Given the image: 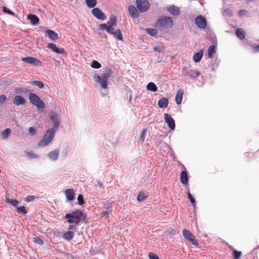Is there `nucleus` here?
Listing matches in <instances>:
<instances>
[{"label":"nucleus","mask_w":259,"mask_h":259,"mask_svg":"<svg viewBox=\"0 0 259 259\" xmlns=\"http://www.w3.org/2000/svg\"><path fill=\"white\" fill-rule=\"evenodd\" d=\"M64 218L67 219V222L70 224L68 227L69 231H75L79 225L85 221L87 215L82 210L75 209L66 213Z\"/></svg>","instance_id":"1"},{"label":"nucleus","mask_w":259,"mask_h":259,"mask_svg":"<svg viewBox=\"0 0 259 259\" xmlns=\"http://www.w3.org/2000/svg\"><path fill=\"white\" fill-rule=\"evenodd\" d=\"M113 74L112 70L108 67H106L104 73L101 75H95L93 77L94 81L100 84L103 89L108 88V79Z\"/></svg>","instance_id":"2"},{"label":"nucleus","mask_w":259,"mask_h":259,"mask_svg":"<svg viewBox=\"0 0 259 259\" xmlns=\"http://www.w3.org/2000/svg\"><path fill=\"white\" fill-rule=\"evenodd\" d=\"M155 26L159 30L162 31L167 28H170L173 26L172 19L168 16H162L155 22Z\"/></svg>","instance_id":"3"},{"label":"nucleus","mask_w":259,"mask_h":259,"mask_svg":"<svg viewBox=\"0 0 259 259\" xmlns=\"http://www.w3.org/2000/svg\"><path fill=\"white\" fill-rule=\"evenodd\" d=\"M56 132L53 128L47 130L42 139L38 142V146L40 147L47 146L53 140Z\"/></svg>","instance_id":"4"},{"label":"nucleus","mask_w":259,"mask_h":259,"mask_svg":"<svg viewBox=\"0 0 259 259\" xmlns=\"http://www.w3.org/2000/svg\"><path fill=\"white\" fill-rule=\"evenodd\" d=\"M29 99L30 103L36 106L37 109L45 108V103L36 94L30 92Z\"/></svg>","instance_id":"5"},{"label":"nucleus","mask_w":259,"mask_h":259,"mask_svg":"<svg viewBox=\"0 0 259 259\" xmlns=\"http://www.w3.org/2000/svg\"><path fill=\"white\" fill-rule=\"evenodd\" d=\"M183 75L188 76L191 79H195L200 75V72L197 70L191 69L189 67H183L182 69Z\"/></svg>","instance_id":"6"},{"label":"nucleus","mask_w":259,"mask_h":259,"mask_svg":"<svg viewBox=\"0 0 259 259\" xmlns=\"http://www.w3.org/2000/svg\"><path fill=\"white\" fill-rule=\"evenodd\" d=\"M183 235L185 239L189 241L192 244L197 246L199 245L198 242L196 240L195 236L188 230L184 229Z\"/></svg>","instance_id":"7"},{"label":"nucleus","mask_w":259,"mask_h":259,"mask_svg":"<svg viewBox=\"0 0 259 259\" xmlns=\"http://www.w3.org/2000/svg\"><path fill=\"white\" fill-rule=\"evenodd\" d=\"M117 19L115 16H112L109 19V21L107 22V24L105 23L101 24L99 25V29L101 30L107 31L108 28L110 26L111 29H113L112 26H116Z\"/></svg>","instance_id":"8"},{"label":"nucleus","mask_w":259,"mask_h":259,"mask_svg":"<svg viewBox=\"0 0 259 259\" xmlns=\"http://www.w3.org/2000/svg\"><path fill=\"white\" fill-rule=\"evenodd\" d=\"M137 7L140 12H145L149 7V4L147 0H137Z\"/></svg>","instance_id":"9"},{"label":"nucleus","mask_w":259,"mask_h":259,"mask_svg":"<svg viewBox=\"0 0 259 259\" xmlns=\"http://www.w3.org/2000/svg\"><path fill=\"white\" fill-rule=\"evenodd\" d=\"M50 118L53 125V127L51 128L54 129L56 132L60 125V121L58 117V115L56 112H53L51 114Z\"/></svg>","instance_id":"10"},{"label":"nucleus","mask_w":259,"mask_h":259,"mask_svg":"<svg viewBox=\"0 0 259 259\" xmlns=\"http://www.w3.org/2000/svg\"><path fill=\"white\" fill-rule=\"evenodd\" d=\"M21 61L35 66H38L41 65V62L40 61L33 57L22 58Z\"/></svg>","instance_id":"11"},{"label":"nucleus","mask_w":259,"mask_h":259,"mask_svg":"<svg viewBox=\"0 0 259 259\" xmlns=\"http://www.w3.org/2000/svg\"><path fill=\"white\" fill-rule=\"evenodd\" d=\"M93 15L99 20H104L106 17L104 13L98 8H94L92 10Z\"/></svg>","instance_id":"12"},{"label":"nucleus","mask_w":259,"mask_h":259,"mask_svg":"<svg viewBox=\"0 0 259 259\" xmlns=\"http://www.w3.org/2000/svg\"><path fill=\"white\" fill-rule=\"evenodd\" d=\"M196 25L201 29H204L207 25L206 20L201 15L197 16L195 20Z\"/></svg>","instance_id":"13"},{"label":"nucleus","mask_w":259,"mask_h":259,"mask_svg":"<svg viewBox=\"0 0 259 259\" xmlns=\"http://www.w3.org/2000/svg\"><path fill=\"white\" fill-rule=\"evenodd\" d=\"M164 118L165 122L167 124L168 127L171 130H174L176 127L175 122L170 115L168 113L164 114Z\"/></svg>","instance_id":"14"},{"label":"nucleus","mask_w":259,"mask_h":259,"mask_svg":"<svg viewBox=\"0 0 259 259\" xmlns=\"http://www.w3.org/2000/svg\"><path fill=\"white\" fill-rule=\"evenodd\" d=\"M106 31L108 33L113 35L114 37H115L117 39L121 41H123L122 34L121 33V31L119 29H117L115 31H114L113 29H111V27L110 26L108 28L107 31Z\"/></svg>","instance_id":"15"},{"label":"nucleus","mask_w":259,"mask_h":259,"mask_svg":"<svg viewBox=\"0 0 259 259\" xmlns=\"http://www.w3.org/2000/svg\"><path fill=\"white\" fill-rule=\"evenodd\" d=\"M60 153V149L56 148L53 151L49 152L47 154L48 157L53 161H56L58 160Z\"/></svg>","instance_id":"16"},{"label":"nucleus","mask_w":259,"mask_h":259,"mask_svg":"<svg viewBox=\"0 0 259 259\" xmlns=\"http://www.w3.org/2000/svg\"><path fill=\"white\" fill-rule=\"evenodd\" d=\"M47 48L57 54H65V51L63 48H58L56 45L53 43H49Z\"/></svg>","instance_id":"17"},{"label":"nucleus","mask_w":259,"mask_h":259,"mask_svg":"<svg viewBox=\"0 0 259 259\" xmlns=\"http://www.w3.org/2000/svg\"><path fill=\"white\" fill-rule=\"evenodd\" d=\"M167 11L175 16L180 15L181 13L180 9L175 5H170L167 8Z\"/></svg>","instance_id":"18"},{"label":"nucleus","mask_w":259,"mask_h":259,"mask_svg":"<svg viewBox=\"0 0 259 259\" xmlns=\"http://www.w3.org/2000/svg\"><path fill=\"white\" fill-rule=\"evenodd\" d=\"M184 170L181 173L180 180L181 183L185 185L188 184V177L185 167L183 166Z\"/></svg>","instance_id":"19"},{"label":"nucleus","mask_w":259,"mask_h":259,"mask_svg":"<svg viewBox=\"0 0 259 259\" xmlns=\"http://www.w3.org/2000/svg\"><path fill=\"white\" fill-rule=\"evenodd\" d=\"M129 14L132 18H137L139 16L138 10L134 6H130L128 8Z\"/></svg>","instance_id":"20"},{"label":"nucleus","mask_w":259,"mask_h":259,"mask_svg":"<svg viewBox=\"0 0 259 259\" xmlns=\"http://www.w3.org/2000/svg\"><path fill=\"white\" fill-rule=\"evenodd\" d=\"M27 19L29 20L32 25H37L39 22V18L34 14H29L27 15Z\"/></svg>","instance_id":"21"},{"label":"nucleus","mask_w":259,"mask_h":259,"mask_svg":"<svg viewBox=\"0 0 259 259\" xmlns=\"http://www.w3.org/2000/svg\"><path fill=\"white\" fill-rule=\"evenodd\" d=\"M25 102V99L20 95H16L13 99V104L16 106L24 104Z\"/></svg>","instance_id":"22"},{"label":"nucleus","mask_w":259,"mask_h":259,"mask_svg":"<svg viewBox=\"0 0 259 259\" xmlns=\"http://www.w3.org/2000/svg\"><path fill=\"white\" fill-rule=\"evenodd\" d=\"M66 200L68 201H72L74 199V191L73 189H68L65 191Z\"/></svg>","instance_id":"23"},{"label":"nucleus","mask_w":259,"mask_h":259,"mask_svg":"<svg viewBox=\"0 0 259 259\" xmlns=\"http://www.w3.org/2000/svg\"><path fill=\"white\" fill-rule=\"evenodd\" d=\"M184 91L182 89H179L177 91L175 97V101L177 104L179 105L182 103Z\"/></svg>","instance_id":"24"},{"label":"nucleus","mask_w":259,"mask_h":259,"mask_svg":"<svg viewBox=\"0 0 259 259\" xmlns=\"http://www.w3.org/2000/svg\"><path fill=\"white\" fill-rule=\"evenodd\" d=\"M168 104V100L167 98L163 97L158 101V105L160 108H165Z\"/></svg>","instance_id":"25"},{"label":"nucleus","mask_w":259,"mask_h":259,"mask_svg":"<svg viewBox=\"0 0 259 259\" xmlns=\"http://www.w3.org/2000/svg\"><path fill=\"white\" fill-rule=\"evenodd\" d=\"M74 236V233L72 231H68L64 233L63 235V238L64 239L70 241H71Z\"/></svg>","instance_id":"26"},{"label":"nucleus","mask_w":259,"mask_h":259,"mask_svg":"<svg viewBox=\"0 0 259 259\" xmlns=\"http://www.w3.org/2000/svg\"><path fill=\"white\" fill-rule=\"evenodd\" d=\"M202 56L203 50H200L199 52L194 54L193 57V61L196 63L199 62L202 58Z\"/></svg>","instance_id":"27"},{"label":"nucleus","mask_w":259,"mask_h":259,"mask_svg":"<svg viewBox=\"0 0 259 259\" xmlns=\"http://www.w3.org/2000/svg\"><path fill=\"white\" fill-rule=\"evenodd\" d=\"M46 33L47 35L49 36V38L52 40H55L58 39V34L56 33L54 31L51 30V29H48L46 30Z\"/></svg>","instance_id":"28"},{"label":"nucleus","mask_w":259,"mask_h":259,"mask_svg":"<svg viewBox=\"0 0 259 259\" xmlns=\"http://www.w3.org/2000/svg\"><path fill=\"white\" fill-rule=\"evenodd\" d=\"M236 36L241 40L243 39L245 37V32L242 28H237L236 31Z\"/></svg>","instance_id":"29"},{"label":"nucleus","mask_w":259,"mask_h":259,"mask_svg":"<svg viewBox=\"0 0 259 259\" xmlns=\"http://www.w3.org/2000/svg\"><path fill=\"white\" fill-rule=\"evenodd\" d=\"M216 52V47L215 46H210L208 49V57L209 58H212Z\"/></svg>","instance_id":"30"},{"label":"nucleus","mask_w":259,"mask_h":259,"mask_svg":"<svg viewBox=\"0 0 259 259\" xmlns=\"http://www.w3.org/2000/svg\"><path fill=\"white\" fill-rule=\"evenodd\" d=\"M6 202L10 204L11 205L13 206H16L19 203V202L16 199H13L12 197L6 196Z\"/></svg>","instance_id":"31"},{"label":"nucleus","mask_w":259,"mask_h":259,"mask_svg":"<svg viewBox=\"0 0 259 259\" xmlns=\"http://www.w3.org/2000/svg\"><path fill=\"white\" fill-rule=\"evenodd\" d=\"M146 89L147 90L153 92H155L158 90L157 86L152 82H150L147 84Z\"/></svg>","instance_id":"32"},{"label":"nucleus","mask_w":259,"mask_h":259,"mask_svg":"<svg viewBox=\"0 0 259 259\" xmlns=\"http://www.w3.org/2000/svg\"><path fill=\"white\" fill-rule=\"evenodd\" d=\"M15 91L16 92V93L17 94H26V93H30L31 91L29 89L19 87V88H16L15 89Z\"/></svg>","instance_id":"33"},{"label":"nucleus","mask_w":259,"mask_h":259,"mask_svg":"<svg viewBox=\"0 0 259 259\" xmlns=\"http://www.w3.org/2000/svg\"><path fill=\"white\" fill-rule=\"evenodd\" d=\"M87 7L89 8H94L97 5V0H85Z\"/></svg>","instance_id":"34"},{"label":"nucleus","mask_w":259,"mask_h":259,"mask_svg":"<svg viewBox=\"0 0 259 259\" xmlns=\"http://www.w3.org/2000/svg\"><path fill=\"white\" fill-rule=\"evenodd\" d=\"M146 31L149 35L152 36H156L157 34V31L154 28H147Z\"/></svg>","instance_id":"35"},{"label":"nucleus","mask_w":259,"mask_h":259,"mask_svg":"<svg viewBox=\"0 0 259 259\" xmlns=\"http://www.w3.org/2000/svg\"><path fill=\"white\" fill-rule=\"evenodd\" d=\"M25 152L27 157L30 159H35L38 157V156L32 151H25Z\"/></svg>","instance_id":"36"},{"label":"nucleus","mask_w":259,"mask_h":259,"mask_svg":"<svg viewBox=\"0 0 259 259\" xmlns=\"http://www.w3.org/2000/svg\"><path fill=\"white\" fill-rule=\"evenodd\" d=\"M11 132V129L7 128L2 132L1 135L4 139H7L9 136L10 135Z\"/></svg>","instance_id":"37"},{"label":"nucleus","mask_w":259,"mask_h":259,"mask_svg":"<svg viewBox=\"0 0 259 259\" xmlns=\"http://www.w3.org/2000/svg\"><path fill=\"white\" fill-rule=\"evenodd\" d=\"M17 211L19 214L25 215L27 211L24 206H19L17 207Z\"/></svg>","instance_id":"38"},{"label":"nucleus","mask_w":259,"mask_h":259,"mask_svg":"<svg viewBox=\"0 0 259 259\" xmlns=\"http://www.w3.org/2000/svg\"><path fill=\"white\" fill-rule=\"evenodd\" d=\"M91 67L95 69H99L101 67V65L97 61L94 60L92 62Z\"/></svg>","instance_id":"39"},{"label":"nucleus","mask_w":259,"mask_h":259,"mask_svg":"<svg viewBox=\"0 0 259 259\" xmlns=\"http://www.w3.org/2000/svg\"><path fill=\"white\" fill-rule=\"evenodd\" d=\"M234 259H240L242 253L240 251L234 250L233 252Z\"/></svg>","instance_id":"40"},{"label":"nucleus","mask_w":259,"mask_h":259,"mask_svg":"<svg viewBox=\"0 0 259 259\" xmlns=\"http://www.w3.org/2000/svg\"><path fill=\"white\" fill-rule=\"evenodd\" d=\"M78 203L79 205H82L84 203L83 196L82 194H79L77 198Z\"/></svg>","instance_id":"41"},{"label":"nucleus","mask_w":259,"mask_h":259,"mask_svg":"<svg viewBox=\"0 0 259 259\" xmlns=\"http://www.w3.org/2000/svg\"><path fill=\"white\" fill-rule=\"evenodd\" d=\"M223 15L225 16L231 17L233 16V12L231 9L227 8L224 9Z\"/></svg>","instance_id":"42"},{"label":"nucleus","mask_w":259,"mask_h":259,"mask_svg":"<svg viewBox=\"0 0 259 259\" xmlns=\"http://www.w3.org/2000/svg\"><path fill=\"white\" fill-rule=\"evenodd\" d=\"M32 84L38 87L39 89H42L44 87V84L41 81L35 80L32 82Z\"/></svg>","instance_id":"43"},{"label":"nucleus","mask_w":259,"mask_h":259,"mask_svg":"<svg viewBox=\"0 0 259 259\" xmlns=\"http://www.w3.org/2000/svg\"><path fill=\"white\" fill-rule=\"evenodd\" d=\"M164 48L162 45H158L157 46H155L153 48V50L154 52L160 53L163 50Z\"/></svg>","instance_id":"44"},{"label":"nucleus","mask_w":259,"mask_h":259,"mask_svg":"<svg viewBox=\"0 0 259 259\" xmlns=\"http://www.w3.org/2000/svg\"><path fill=\"white\" fill-rule=\"evenodd\" d=\"M146 197L147 196H145V193L143 192H141L138 194V196L137 197V200L139 201H143Z\"/></svg>","instance_id":"45"},{"label":"nucleus","mask_w":259,"mask_h":259,"mask_svg":"<svg viewBox=\"0 0 259 259\" xmlns=\"http://www.w3.org/2000/svg\"><path fill=\"white\" fill-rule=\"evenodd\" d=\"M3 11L5 13H7V14H10L12 16L15 15V13L13 12H12L10 9H8V8H7L5 6L3 7Z\"/></svg>","instance_id":"46"},{"label":"nucleus","mask_w":259,"mask_h":259,"mask_svg":"<svg viewBox=\"0 0 259 259\" xmlns=\"http://www.w3.org/2000/svg\"><path fill=\"white\" fill-rule=\"evenodd\" d=\"M146 131H147V130L146 128H143L142 132L140 134V141H142V143L144 142V139L145 138V135L146 134Z\"/></svg>","instance_id":"47"},{"label":"nucleus","mask_w":259,"mask_h":259,"mask_svg":"<svg viewBox=\"0 0 259 259\" xmlns=\"http://www.w3.org/2000/svg\"><path fill=\"white\" fill-rule=\"evenodd\" d=\"M34 242L39 245H42L44 243L42 239L39 237H35L33 238Z\"/></svg>","instance_id":"48"},{"label":"nucleus","mask_w":259,"mask_h":259,"mask_svg":"<svg viewBox=\"0 0 259 259\" xmlns=\"http://www.w3.org/2000/svg\"><path fill=\"white\" fill-rule=\"evenodd\" d=\"M36 134V130L34 127H30L28 128V134L30 136H34Z\"/></svg>","instance_id":"49"},{"label":"nucleus","mask_w":259,"mask_h":259,"mask_svg":"<svg viewBox=\"0 0 259 259\" xmlns=\"http://www.w3.org/2000/svg\"><path fill=\"white\" fill-rule=\"evenodd\" d=\"M113 203V201H112L111 203H105L104 204V208L107 210L106 211H108L112 207V205Z\"/></svg>","instance_id":"50"},{"label":"nucleus","mask_w":259,"mask_h":259,"mask_svg":"<svg viewBox=\"0 0 259 259\" xmlns=\"http://www.w3.org/2000/svg\"><path fill=\"white\" fill-rule=\"evenodd\" d=\"M148 256L150 259H159L158 256L153 252H149Z\"/></svg>","instance_id":"51"},{"label":"nucleus","mask_w":259,"mask_h":259,"mask_svg":"<svg viewBox=\"0 0 259 259\" xmlns=\"http://www.w3.org/2000/svg\"><path fill=\"white\" fill-rule=\"evenodd\" d=\"M187 195H188V199H189V200L190 201V202L192 203V204H195V199L194 198V197L192 196V195H191V194L188 192L187 193Z\"/></svg>","instance_id":"52"},{"label":"nucleus","mask_w":259,"mask_h":259,"mask_svg":"<svg viewBox=\"0 0 259 259\" xmlns=\"http://www.w3.org/2000/svg\"><path fill=\"white\" fill-rule=\"evenodd\" d=\"M102 217L105 220L107 219L109 217V213L108 211H103L102 212Z\"/></svg>","instance_id":"53"},{"label":"nucleus","mask_w":259,"mask_h":259,"mask_svg":"<svg viewBox=\"0 0 259 259\" xmlns=\"http://www.w3.org/2000/svg\"><path fill=\"white\" fill-rule=\"evenodd\" d=\"M6 98V95H2L0 96V106L5 102Z\"/></svg>","instance_id":"54"},{"label":"nucleus","mask_w":259,"mask_h":259,"mask_svg":"<svg viewBox=\"0 0 259 259\" xmlns=\"http://www.w3.org/2000/svg\"><path fill=\"white\" fill-rule=\"evenodd\" d=\"M253 49V52L254 53L259 52V45H252V46Z\"/></svg>","instance_id":"55"},{"label":"nucleus","mask_w":259,"mask_h":259,"mask_svg":"<svg viewBox=\"0 0 259 259\" xmlns=\"http://www.w3.org/2000/svg\"><path fill=\"white\" fill-rule=\"evenodd\" d=\"M34 198H35L33 195L27 196L26 197V201L29 202L34 200Z\"/></svg>","instance_id":"56"},{"label":"nucleus","mask_w":259,"mask_h":259,"mask_svg":"<svg viewBox=\"0 0 259 259\" xmlns=\"http://www.w3.org/2000/svg\"><path fill=\"white\" fill-rule=\"evenodd\" d=\"M247 13V11L246 10H244V9L241 10L239 12V15L242 16L243 15H245Z\"/></svg>","instance_id":"57"},{"label":"nucleus","mask_w":259,"mask_h":259,"mask_svg":"<svg viewBox=\"0 0 259 259\" xmlns=\"http://www.w3.org/2000/svg\"><path fill=\"white\" fill-rule=\"evenodd\" d=\"M97 185L99 186L100 188H102L103 186V184L100 180L97 181Z\"/></svg>","instance_id":"58"},{"label":"nucleus","mask_w":259,"mask_h":259,"mask_svg":"<svg viewBox=\"0 0 259 259\" xmlns=\"http://www.w3.org/2000/svg\"><path fill=\"white\" fill-rule=\"evenodd\" d=\"M126 90L127 91H128V92H132L130 88H128V87H126Z\"/></svg>","instance_id":"59"},{"label":"nucleus","mask_w":259,"mask_h":259,"mask_svg":"<svg viewBox=\"0 0 259 259\" xmlns=\"http://www.w3.org/2000/svg\"><path fill=\"white\" fill-rule=\"evenodd\" d=\"M132 94H131L130 97H129V102H130L131 100H132Z\"/></svg>","instance_id":"60"},{"label":"nucleus","mask_w":259,"mask_h":259,"mask_svg":"<svg viewBox=\"0 0 259 259\" xmlns=\"http://www.w3.org/2000/svg\"><path fill=\"white\" fill-rule=\"evenodd\" d=\"M104 37H105V38H107V36H106V34H105V35H104Z\"/></svg>","instance_id":"61"}]
</instances>
